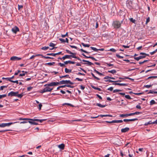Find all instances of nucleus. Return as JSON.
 I'll return each instance as SVG.
<instances>
[{
    "label": "nucleus",
    "mask_w": 157,
    "mask_h": 157,
    "mask_svg": "<svg viewBox=\"0 0 157 157\" xmlns=\"http://www.w3.org/2000/svg\"><path fill=\"white\" fill-rule=\"evenodd\" d=\"M18 92H14L13 91H11L8 94V96H15L17 97L20 98H21L23 96V94H19Z\"/></svg>",
    "instance_id": "1"
},
{
    "label": "nucleus",
    "mask_w": 157,
    "mask_h": 157,
    "mask_svg": "<svg viewBox=\"0 0 157 157\" xmlns=\"http://www.w3.org/2000/svg\"><path fill=\"white\" fill-rule=\"evenodd\" d=\"M122 23V21H120L117 20L114 21L113 22L112 25L114 28L117 29L121 27Z\"/></svg>",
    "instance_id": "2"
},
{
    "label": "nucleus",
    "mask_w": 157,
    "mask_h": 157,
    "mask_svg": "<svg viewBox=\"0 0 157 157\" xmlns=\"http://www.w3.org/2000/svg\"><path fill=\"white\" fill-rule=\"evenodd\" d=\"M58 85H59V82H53L48 84H47L44 85V86H56Z\"/></svg>",
    "instance_id": "3"
},
{
    "label": "nucleus",
    "mask_w": 157,
    "mask_h": 157,
    "mask_svg": "<svg viewBox=\"0 0 157 157\" xmlns=\"http://www.w3.org/2000/svg\"><path fill=\"white\" fill-rule=\"evenodd\" d=\"M46 87L40 91V93H42L47 92H50L53 89V88H51L49 86H47Z\"/></svg>",
    "instance_id": "4"
},
{
    "label": "nucleus",
    "mask_w": 157,
    "mask_h": 157,
    "mask_svg": "<svg viewBox=\"0 0 157 157\" xmlns=\"http://www.w3.org/2000/svg\"><path fill=\"white\" fill-rule=\"evenodd\" d=\"M66 52H67V53H68L69 54H71L73 55V56H72V58H75V59H77L78 60H79L80 61H81V59L79 58L78 57H77V56H76V54L75 53H73V52H71L70 50H67V49H66Z\"/></svg>",
    "instance_id": "5"
},
{
    "label": "nucleus",
    "mask_w": 157,
    "mask_h": 157,
    "mask_svg": "<svg viewBox=\"0 0 157 157\" xmlns=\"http://www.w3.org/2000/svg\"><path fill=\"white\" fill-rule=\"evenodd\" d=\"M59 85L60 84H70L71 85H73L74 84V83L72 82L70 80H62L60 82H59Z\"/></svg>",
    "instance_id": "6"
},
{
    "label": "nucleus",
    "mask_w": 157,
    "mask_h": 157,
    "mask_svg": "<svg viewBox=\"0 0 157 157\" xmlns=\"http://www.w3.org/2000/svg\"><path fill=\"white\" fill-rule=\"evenodd\" d=\"M12 31L14 33H16L17 32L19 31V29L17 26H15L12 29Z\"/></svg>",
    "instance_id": "7"
},
{
    "label": "nucleus",
    "mask_w": 157,
    "mask_h": 157,
    "mask_svg": "<svg viewBox=\"0 0 157 157\" xmlns=\"http://www.w3.org/2000/svg\"><path fill=\"white\" fill-rule=\"evenodd\" d=\"M73 55H66L62 57V59L63 60L65 59H71V57L72 58Z\"/></svg>",
    "instance_id": "8"
},
{
    "label": "nucleus",
    "mask_w": 157,
    "mask_h": 157,
    "mask_svg": "<svg viewBox=\"0 0 157 157\" xmlns=\"http://www.w3.org/2000/svg\"><path fill=\"white\" fill-rule=\"evenodd\" d=\"M21 58L18 57L17 56H12L10 58V60H19L21 59Z\"/></svg>",
    "instance_id": "9"
},
{
    "label": "nucleus",
    "mask_w": 157,
    "mask_h": 157,
    "mask_svg": "<svg viewBox=\"0 0 157 157\" xmlns=\"http://www.w3.org/2000/svg\"><path fill=\"white\" fill-rule=\"evenodd\" d=\"M82 55L83 56H84L86 58H90V59H92V60H94L95 61H97V60L96 59H95L94 57H92V56H86L84 53H82Z\"/></svg>",
    "instance_id": "10"
},
{
    "label": "nucleus",
    "mask_w": 157,
    "mask_h": 157,
    "mask_svg": "<svg viewBox=\"0 0 157 157\" xmlns=\"http://www.w3.org/2000/svg\"><path fill=\"white\" fill-rule=\"evenodd\" d=\"M130 129V128L128 127H126L124 128H122L121 129V132L122 133H125L128 132Z\"/></svg>",
    "instance_id": "11"
},
{
    "label": "nucleus",
    "mask_w": 157,
    "mask_h": 157,
    "mask_svg": "<svg viewBox=\"0 0 157 157\" xmlns=\"http://www.w3.org/2000/svg\"><path fill=\"white\" fill-rule=\"evenodd\" d=\"M82 61L83 62H87V63H84V64H87L89 66H91V65H93L94 64L93 63H92L91 62L88 61L86 60L83 59L82 60Z\"/></svg>",
    "instance_id": "12"
},
{
    "label": "nucleus",
    "mask_w": 157,
    "mask_h": 157,
    "mask_svg": "<svg viewBox=\"0 0 157 157\" xmlns=\"http://www.w3.org/2000/svg\"><path fill=\"white\" fill-rule=\"evenodd\" d=\"M13 124V123L10 122L7 123H2V127H5L6 126H9Z\"/></svg>",
    "instance_id": "13"
},
{
    "label": "nucleus",
    "mask_w": 157,
    "mask_h": 157,
    "mask_svg": "<svg viewBox=\"0 0 157 157\" xmlns=\"http://www.w3.org/2000/svg\"><path fill=\"white\" fill-rule=\"evenodd\" d=\"M46 120V119H41L40 120L39 119H30V121H40V123H42L43 121H45Z\"/></svg>",
    "instance_id": "14"
},
{
    "label": "nucleus",
    "mask_w": 157,
    "mask_h": 157,
    "mask_svg": "<svg viewBox=\"0 0 157 157\" xmlns=\"http://www.w3.org/2000/svg\"><path fill=\"white\" fill-rule=\"evenodd\" d=\"M58 147L61 149L63 150L64 149L65 145L63 144H62L58 145Z\"/></svg>",
    "instance_id": "15"
},
{
    "label": "nucleus",
    "mask_w": 157,
    "mask_h": 157,
    "mask_svg": "<svg viewBox=\"0 0 157 157\" xmlns=\"http://www.w3.org/2000/svg\"><path fill=\"white\" fill-rule=\"evenodd\" d=\"M144 58V57H143V56H139V57H134V59L137 60V61H138L140 59H143Z\"/></svg>",
    "instance_id": "16"
},
{
    "label": "nucleus",
    "mask_w": 157,
    "mask_h": 157,
    "mask_svg": "<svg viewBox=\"0 0 157 157\" xmlns=\"http://www.w3.org/2000/svg\"><path fill=\"white\" fill-rule=\"evenodd\" d=\"M65 71L66 73H69L71 72L72 70L71 69H69L66 68L65 69Z\"/></svg>",
    "instance_id": "17"
},
{
    "label": "nucleus",
    "mask_w": 157,
    "mask_h": 157,
    "mask_svg": "<svg viewBox=\"0 0 157 157\" xmlns=\"http://www.w3.org/2000/svg\"><path fill=\"white\" fill-rule=\"evenodd\" d=\"M108 72L114 74L117 72V71L115 70H113L111 71H108Z\"/></svg>",
    "instance_id": "18"
},
{
    "label": "nucleus",
    "mask_w": 157,
    "mask_h": 157,
    "mask_svg": "<svg viewBox=\"0 0 157 157\" xmlns=\"http://www.w3.org/2000/svg\"><path fill=\"white\" fill-rule=\"evenodd\" d=\"M119 116L121 117H128V114H120Z\"/></svg>",
    "instance_id": "19"
},
{
    "label": "nucleus",
    "mask_w": 157,
    "mask_h": 157,
    "mask_svg": "<svg viewBox=\"0 0 157 157\" xmlns=\"http://www.w3.org/2000/svg\"><path fill=\"white\" fill-rule=\"evenodd\" d=\"M81 44L85 47H89L90 46V45L88 44H85L83 43H82Z\"/></svg>",
    "instance_id": "20"
},
{
    "label": "nucleus",
    "mask_w": 157,
    "mask_h": 157,
    "mask_svg": "<svg viewBox=\"0 0 157 157\" xmlns=\"http://www.w3.org/2000/svg\"><path fill=\"white\" fill-rule=\"evenodd\" d=\"M34 121H28V122H29V123L31 124H33V125H37L38 124L36 122H34Z\"/></svg>",
    "instance_id": "21"
},
{
    "label": "nucleus",
    "mask_w": 157,
    "mask_h": 157,
    "mask_svg": "<svg viewBox=\"0 0 157 157\" xmlns=\"http://www.w3.org/2000/svg\"><path fill=\"white\" fill-rule=\"evenodd\" d=\"M96 105L98 106L101 108H103L106 105H102L100 103H97L96 104Z\"/></svg>",
    "instance_id": "22"
},
{
    "label": "nucleus",
    "mask_w": 157,
    "mask_h": 157,
    "mask_svg": "<svg viewBox=\"0 0 157 157\" xmlns=\"http://www.w3.org/2000/svg\"><path fill=\"white\" fill-rule=\"evenodd\" d=\"M65 77H66V78H70V77L69 76V75H63V76H59V78H65Z\"/></svg>",
    "instance_id": "23"
},
{
    "label": "nucleus",
    "mask_w": 157,
    "mask_h": 157,
    "mask_svg": "<svg viewBox=\"0 0 157 157\" xmlns=\"http://www.w3.org/2000/svg\"><path fill=\"white\" fill-rule=\"evenodd\" d=\"M156 103V102L155 101L153 100H152L150 101V105H153L155 104Z\"/></svg>",
    "instance_id": "24"
},
{
    "label": "nucleus",
    "mask_w": 157,
    "mask_h": 157,
    "mask_svg": "<svg viewBox=\"0 0 157 157\" xmlns=\"http://www.w3.org/2000/svg\"><path fill=\"white\" fill-rule=\"evenodd\" d=\"M31 119L30 118H20L19 120H30V119Z\"/></svg>",
    "instance_id": "25"
},
{
    "label": "nucleus",
    "mask_w": 157,
    "mask_h": 157,
    "mask_svg": "<svg viewBox=\"0 0 157 157\" xmlns=\"http://www.w3.org/2000/svg\"><path fill=\"white\" fill-rule=\"evenodd\" d=\"M148 94H157V91L150 90Z\"/></svg>",
    "instance_id": "26"
},
{
    "label": "nucleus",
    "mask_w": 157,
    "mask_h": 157,
    "mask_svg": "<svg viewBox=\"0 0 157 157\" xmlns=\"http://www.w3.org/2000/svg\"><path fill=\"white\" fill-rule=\"evenodd\" d=\"M123 121L122 120H114V123H122Z\"/></svg>",
    "instance_id": "27"
},
{
    "label": "nucleus",
    "mask_w": 157,
    "mask_h": 157,
    "mask_svg": "<svg viewBox=\"0 0 157 157\" xmlns=\"http://www.w3.org/2000/svg\"><path fill=\"white\" fill-rule=\"evenodd\" d=\"M55 63V62H52V63H48L45 64L46 65L47 64L49 66H52Z\"/></svg>",
    "instance_id": "28"
},
{
    "label": "nucleus",
    "mask_w": 157,
    "mask_h": 157,
    "mask_svg": "<svg viewBox=\"0 0 157 157\" xmlns=\"http://www.w3.org/2000/svg\"><path fill=\"white\" fill-rule=\"evenodd\" d=\"M138 120V119L137 118H135L132 119H129V121H137Z\"/></svg>",
    "instance_id": "29"
},
{
    "label": "nucleus",
    "mask_w": 157,
    "mask_h": 157,
    "mask_svg": "<svg viewBox=\"0 0 157 157\" xmlns=\"http://www.w3.org/2000/svg\"><path fill=\"white\" fill-rule=\"evenodd\" d=\"M43 58H44L45 59H53V58L50 57L49 56H43Z\"/></svg>",
    "instance_id": "30"
},
{
    "label": "nucleus",
    "mask_w": 157,
    "mask_h": 157,
    "mask_svg": "<svg viewBox=\"0 0 157 157\" xmlns=\"http://www.w3.org/2000/svg\"><path fill=\"white\" fill-rule=\"evenodd\" d=\"M90 48L93 50L94 51H95V52H97V51H98V49H97V48H94V47H90Z\"/></svg>",
    "instance_id": "31"
},
{
    "label": "nucleus",
    "mask_w": 157,
    "mask_h": 157,
    "mask_svg": "<svg viewBox=\"0 0 157 157\" xmlns=\"http://www.w3.org/2000/svg\"><path fill=\"white\" fill-rule=\"evenodd\" d=\"M7 87V86H2L0 87V90H3L4 88H6Z\"/></svg>",
    "instance_id": "32"
},
{
    "label": "nucleus",
    "mask_w": 157,
    "mask_h": 157,
    "mask_svg": "<svg viewBox=\"0 0 157 157\" xmlns=\"http://www.w3.org/2000/svg\"><path fill=\"white\" fill-rule=\"evenodd\" d=\"M58 64V65H59L60 67H65V65L64 64L62 63H59Z\"/></svg>",
    "instance_id": "33"
},
{
    "label": "nucleus",
    "mask_w": 157,
    "mask_h": 157,
    "mask_svg": "<svg viewBox=\"0 0 157 157\" xmlns=\"http://www.w3.org/2000/svg\"><path fill=\"white\" fill-rule=\"evenodd\" d=\"M49 47H43L41 49L43 50H45L49 48Z\"/></svg>",
    "instance_id": "34"
},
{
    "label": "nucleus",
    "mask_w": 157,
    "mask_h": 157,
    "mask_svg": "<svg viewBox=\"0 0 157 157\" xmlns=\"http://www.w3.org/2000/svg\"><path fill=\"white\" fill-rule=\"evenodd\" d=\"M125 97L126 98L128 99H131L132 98L130 97L129 95H125Z\"/></svg>",
    "instance_id": "35"
},
{
    "label": "nucleus",
    "mask_w": 157,
    "mask_h": 157,
    "mask_svg": "<svg viewBox=\"0 0 157 157\" xmlns=\"http://www.w3.org/2000/svg\"><path fill=\"white\" fill-rule=\"evenodd\" d=\"M157 78V76H150L149 77H148L147 78V79H150V78Z\"/></svg>",
    "instance_id": "36"
},
{
    "label": "nucleus",
    "mask_w": 157,
    "mask_h": 157,
    "mask_svg": "<svg viewBox=\"0 0 157 157\" xmlns=\"http://www.w3.org/2000/svg\"><path fill=\"white\" fill-rule=\"evenodd\" d=\"M105 82H115V81H112L110 79L105 80Z\"/></svg>",
    "instance_id": "37"
},
{
    "label": "nucleus",
    "mask_w": 157,
    "mask_h": 157,
    "mask_svg": "<svg viewBox=\"0 0 157 157\" xmlns=\"http://www.w3.org/2000/svg\"><path fill=\"white\" fill-rule=\"evenodd\" d=\"M151 124H152V122L151 121H150L147 122H146L145 124V125H146Z\"/></svg>",
    "instance_id": "38"
},
{
    "label": "nucleus",
    "mask_w": 157,
    "mask_h": 157,
    "mask_svg": "<svg viewBox=\"0 0 157 157\" xmlns=\"http://www.w3.org/2000/svg\"><path fill=\"white\" fill-rule=\"evenodd\" d=\"M116 56L117 57L119 58L120 59H123L124 58L123 56H120L119 54H116Z\"/></svg>",
    "instance_id": "39"
},
{
    "label": "nucleus",
    "mask_w": 157,
    "mask_h": 157,
    "mask_svg": "<svg viewBox=\"0 0 157 157\" xmlns=\"http://www.w3.org/2000/svg\"><path fill=\"white\" fill-rule=\"evenodd\" d=\"M80 51H81L82 52H84L85 53H88V54L89 53V52H87V51H85V50H84L82 49H80Z\"/></svg>",
    "instance_id": "40"
},
{
    "label": "nucleus",
    "mask_w": 157,
    "mask_h": 157,
    "mask_svg": "<svg viewBox=\"0 0 157 157\" xmlns=\"http://www.w3.org/2000/svg\"><path fill=\"white\" fill-rule=\"evenodd\" d=\"M6 94H4L3 95H0V99H1L2 98L6 97Z\"/></svg>",
    "instance_id": "41"
},
{
    "label": "nucleus",
    "mask_w": 157,
    "mask_h": 157,
    "mask_svg": "<svg viewBox=\"0 0 157 157\" xmlns=\"http://www.w3.org/2000/svg\"><path fill=\"white\" fill-rule=\"evenodd\" d=\"M124 78H125V79H129L130 80H131L132 81H134V79L130 78H129L128 77H124Z\"/></svg>",
    "instance_id": "42"
},
{
    "label": "nucleus",
    "mask_w": 157,
    "mask_h": 157,
    "mask_svg": "<svg viewBox=\"0 0 157 157\" xmlns=\"http://www.w3.org/2000/svg\"><path fill=\"white\" fill-rule=\"evenodd\" d=\"M121 91V90L116 89V90H113V93H116V92H120V91Z\"/></svg>",
    "instance_id": "43"
},
{
    "label": "nucleus",
    "mask_w": 157,
    "mask_h": 157,
    "mask_svg": "<svg viewBox=\"0 0 157 157\" xmlns=\"http://www.w3.org/2000/svg\"><path fill=\"white\" fill-rule=\"evenodd\" d=\"M27 73V72H25V73H23L22 74H20L19 75V76L21 77L24 76L25 75V74Z\"/></svg>",
    "instance_id": "44"
},
{
    "label": "nucleus",
    "mask_w": 157,
    "mask_h": 157,
    "mask_svg": "<svg viewBox=\"0 0 157 157\" xmlns=\"http://www.w3.org/2000/svg\"><path fill=\"white\" fill-rule=\"evenodd\" d=\"M140 55H145V56H149V55L148 54H146L145 53H143V52H141V53H140Z\"/></svg>",
    "instance_id": "45"
},
{
    "label": "nucleus",
    "mask_w": 157,
    "mask_h": 157,
    "mask_svg": "<svg viewBox=\"0 0 157 157\" xmlns=\"http://www.w3.org/2000/svg\"><path fill=\"white\" fill-rule=\"evenodd\" d=\"M152 85H146L144 86V87L147 88H149L150 87H151L152 86Z\"/></svg>",
    "instance_id": "46"
},
{
    "label": "nucleus",
    "mask_w": 157,
    "mask_h": 157,
    "mask_svg": "<svg viewBox=\"0 0 157 157\" xmlns=\"http://www.w3.org/2000/svg\"><path fill=\"white\" fill-rule=\"evenodd\" d=\"M10 130L9 129H5L3 130H0V132H6L10 131Z\"/></svg>",
    "instance_id": "47"
},
{
    "label": "nucleus",
    "mask_w": 157,
    "mask_h": 157,
    "mask_svg": "<svg viewBox=\"0 0 157 157\" xmlns=\"http://www.w3.org/2000/svg\"><path fill=\"white\" fill-rule=\"evenodd\" d=\"M130 20L132 22V23H135L136 21L135 19H133L132 18H131L130 19Z\"/></svg>",
    "instance_id": "48"
},
{
    "label": "nucleus",
    "mask_w": 157,
    "mask_h": 157,
    "mask_svg": "<svg viewBox=\"0 0 157 157\" xmlns=\"http://www.w3.org/2000/svg\"><path fill=\"white\" fill-rule=\"evenodd\" d=\"M55 54L54 53H47L46 55L47 56H55Z\"/></svg>",
    "instance_id": "49"
},
{
    "label": "nucleus",
    "mask_w": 157,
    "mask_h": 157,
    "mask_svg": "<svg viewBox=\"0 0 157 157\" xmlns=\"http://www.w3.org/2000/svg\"><path fill=\"white\" fill-rule=\"evenodd\" d=\"M55 44H54V43H50L49 44V45L50 46L52 47H54V46H55Z\"/></svg>",
    "instance_id": "50"
},
{
    "label": "nucleus",
    "mask_w": 157,
    "mask_h": 157,
    "mask_svg": "<svg viewBox=\"0 0 157 157\" xmlns=\"http://www.w3.org/2000/svg\"><path fill=\"white\" fill-rule=\"evenodd\" d=\"M18 10H19L20 9L22 8L23 7V6L22 5H18Z\"/></svg>",
    "instance_id": "51"
},
{
    "label": "nucleus",
    "mask_w": 157,
    "mask_h": 157,
    "mask_svg": "<svg viewBox=\"0 0 157 157\" xmlns=\"http://www.w3.org/2000/svg\"><path fill=\"white\" fill-rule=\"evenodd\" d=\"M63 105H69V106H72V107L74 106L72 105L71 104L68 103H65Z\"/></svg>",
    "instance_id": "52"
},
{
    "label": "nucleus",
    "mask_w": 157,
    "mask_h": 157,
    "mask_svg": "<svg viewBox=\"0 0 157 157\" xmlns=\"http://www.w3.org/2000/svg\"><path fill=\"white\" fill-rule=\"evenodd\" d=\"M70 46L71 48H74L76 49H78V48L76 46H73V45H70Z\"/></svg>",
    "instance_id": "53"
},
{
    "label": "nucleus",
    "mask_w": 157,
    "mask_h": 157,
    "mask_svg": "<svg viewBox=\"0 0 157 157\" xmlns=\"http://www.w3.org/2000/svg\"><path fill=\"white\" fill-rule=\"evenodd\" d=\"M59 40L62 42H63V43L65 42V40L64 39H63L62 38H59Z\"/></svg>",
    "instance_id": "54"
},
{
    "label": "nucleus",
    "mask_w": 157,
    "mask_h": 157,
    "mask_svg": "<svg viewBox=\"0 0 157 157\" xmlns=\"http://www.w3.org/2000/svg\"><path fill=\"white\" fill-rule=\"evenodd\" d=\"M107 66L111 67L113 66V64L110 63H106Z\"/></svg>",
    "instance_id": "55"
},
{
    "label": "nucleus",
    "mask_w": 157,
    "mask_h": 157,
    "mask_svg": "<svg viewBox=\"0 0 157 157\" xmlns=\"http://www.w3.org/2000/svg\"><path fill=\"white\" fill-rule=\"evenodd\" d=\"M42 104L41 103H40L39 104V110H40L41 109V107H42Z\"/></svg>",
    "instance_id": "56"
},
{
    "label": "nucleus",
    "mask_w": 157,
    "mask_h": 157,
    "mask_svg": "<svg viewBox=\"0 0 157 157\" xmlns=\"http://www.w3.org/2000/svg\"><path fill=\"white\" fill-rule=\"evenodd\" d=\"M109 51L111 52H115L116 51V50L115 49L113 48H112L110 49L109 50Z\"/></svg>",
    "instance_id": "57"
},
{
    "label": "nucleus",
    "mask_w": 157,
    "mask_h": 157,
    "mask_svg": "<svg viewBox=\"0 0 157 157\" xmlns=\"http://www.w3.org/2000/svg\"><path fill=\"white\" fill-rule=\"evenodd\" d=\"M78 75H82L83 76H85V74L83 73H82L81 72H78V73L76 74Z\"/></svg>",
    "instance_id": "58"
},
{
    "label": "nucleus",
    "mask_w": 157,
    "mask_h": 157,
    "mask_svg": "<svg viewBox=\"0 0 157 157\" xmlns=\"http://www.w3.org/2000/svg\"><path fill=\"white\" fill-rule=\"evenodd\" d=\"M11 82L13 83H16L17 84H18L19 83L18 80L11 81Z\"/></svg>",
    "instance_id": "59"
},
{
    "label": "nucleus",
    "mask_w": 157,
    "mask_h": 157,
    "mask_svg": "<svg viewBox=\"0 0 157 157\" xmlns=\"http://www.w3.org/2000/svg\"><path fill=\"white\" fill-rule=\"evenodd\" d=\"M150 18L149 17H148L146 19V24H147L148 22H149L150 21Z\"/></svg>",
    "instance_id": "60"
},
{
    "label": "nucleus",
    "mask_w": 157,
    "mask_h": 157,
    "mask_svg": "<svg viewBox=\"0 0 157 157\" xmlns=\"http://www.w3.org/2000/svg\"><path fill=\"white\" fill-rule=\"evenodd\" d=\"M68 33H66L65 34V35H63L62 34L61 35V36L62 37H65V36H68Z\"/></svg>",
    "instance_id": "61"
},
{
    "label": "nucleus",
    "mask_w": 157,
    "mask_h": 157,
    "mask_svg": "<svg viewBox=\"0 0 157 157\" xmlns=\"http://www.w3.org/2000/svg\"><path fill=\"white\" fill-rule=\"evenodd\" d=\"M68 63H69L72 64H74L75 63V62L71 61L70 60L68 61Z\"/></svg>",
    "instance_id": "62"
},
{
    "label": "nucleus",
    "mask_w": 157,
    "mask_h": 157,
    "mask_svg": "<svg viewBox=\"0 0 157 157\" xmlns=\"http://www.w3.org/2000/svg\"><path fill=\"white\" fill-rule=\"evenodd\" d=\"M80 87L81 89L82 90H84L85 88V86L82 85H80Z\"/></svg>",
    "instance_id": "63"
},
{
    "label": "nucleus",
    "mask_w": 157,
    "mask_h": 157,
    "mask_svg": "<svg viewBox=\"0 0 157 157\" xmlns=\"http://www.w3.org/2000/svg\"><path fill=\"white\" fill-rule=\"evenodd\" d=\"M113 88L112 87H110L108 88L107 89V90H110V91H112L113 90Z\"/></svg>",
    "instance_id": "64"
}]
</instances>
